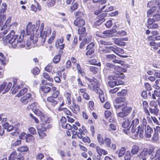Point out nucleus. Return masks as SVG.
<instances>
[{
    "label": "nucleus",
    "mask_w": 160,
    "mask_h": 160,
    "mask_svg": "<svg viewBox=\"0 0 160 160\" xmlns=\"http://www.w3.org/2000/svg\"><path fill=\"white\" fill-rule=\"evenodd\" d=\"M47 99L48 101L50 102L52 106H55L58 103V102L53 99L52 97H48Z\"/></svg>",
    "instance_id": "obj_30"
},
{
    "label": "nucleus",
    "mask_w": 160,
    "mask_h": 160,
    "mask_svg": "<svg viewBox=\"0 0 160 160\" xmlns=\"http://www.w3.org/2000/svg\"><path fill=\"white\" fill-rule=\"evenodd\" d=\"M32 111L35 114L39 116L40 117L43 114L37 108H32Z\"/></svg>",
    "instance_id": "obj_42"
},
{
    "label": "nucleus",
    "mask_w": 160,
    "mask_h": 160,
    "mask_svg": "<svg viewBox=\"0 0 160 160\" xmlns=\"http://www.w3.org/2000/svg\"><path fill=\"white\" fill-rule=\"evenodd\" d=\"M78 33L79 36V39H82V37H85L86 36V28L85 27L80 28L78 29Z\"/></svg>",
    "instance_id": "obj_18"
},
{
    "label": "nucleus",
    "mask_w": 160,
    "mask_h": 160,
    "mask_svg": "<svg viewBox=\"0 0 160 160\" xmlns=\"http://www.w3.org/2000/svg\"><path fill=\"white\" fill-rule=\"evenodd\" d=\"M116 129V125L113 123H111L109 124V131H115Z\"/></svg>",
    "instance_id": "obj_52"
},
{
    "label": "nucleus",
    "mask_w": 160,
    "mask_h": 160,
    "mask_svg": "<svg viewBox=\"0 0 160 160\" xmlns=\"http://www.w3.org/2000/svg\"><path fill=\"white\" fill-rule=\"evenodd\" d=\"M34 137L30 134H27V136L26 137L25 139L27 142H29L31 141H32L34 139Z\"/></svg>",
    "instance_id": "obj_47"
},
{
    "label": "nucleus",
    "mask_w": 160,
    "mask_h": 160,
    "mask_svg": "<svg viewBox=\"0 0 160 160\" xmlns=\"http://www.w3.org/2000/svg\"><path fill=\"white\" fill-rule=\"evenodd\" d=\"M127 104L126 102H123V104L121 105H115L114 107L116 110L118 109L122 108V110L124 112L125 115L127 116L131 111V108L127 107Z\"/></svg>",
    "instance_id": "obj_9"
},
{
    "label": "nucleus",
    "mask_w": 160,
    "mask_h": 160,
    "mask_svg": "<svg viewBox=\"0 0 160 160\" xmlns=\"http://www.w3.org/2000/svg\"><path fill=\"white\" fill-rule=\"evenodd\" d=\"M97 139L100 145H104V139H103V137L101 135L99 134H98Z\"/></svg>",
    "instance_id": "obj_32"
},
{
    "label": "nucleus",
    "mask_w": 160,
    "mask_h": 160,
    "mask_svg": "<svg viewBox=\"0 0 160 160\" xmlns=\"http://www.w3.org/2000/svg\"><path fill=\"white\" fill-rule=\"evenodd\" d=\"M104 143L107 147H110L111 140L108 137H105L104 139Z\"/></svg>",
    "instance_id": "obj_36"
},
{
    "label": "nucleus",
    "mask_w": 160,
    "mask_h": 160,
    "mask_svg": "<svg viewBox=\"0 0 160 160\" xmlns=\"http://www.w3.org/2000/svg\"><path fill=\"white\" fill-rule=\"evenodd\" d=\"M147 125L146 119H143L142 124L141 127V138H143V135L147 138H149L151 136V134L152 132V130L149 125L147 126Z\"/></svg>",
    "instance_id": "obj_4"
},
{
    "label": "nucleus",
    "mask_w": 160,
    "mask_h": 160,
    "mask_svg": "<svg viewBox=\"0 0 160 160\" xmlns=\"http://www.w3.org/2000/svg\"><path fill=\"white\" fill-rule=\"evenodd\" d=\"M29 148L27 145H23L18 148L17 151L20 152H26L28 150Z\"/></svg>",
    "instance_id": "obj_31"
},
{
    "label": "nucleus",
    "mask_w": 160,
    "mask_h": 160,
    "mask_svg": "<svg viewBox=\"0 0 160 160\" xmlns=\"http://www.w3.org/2000/svg\"><path fill=\"white\" fill-rule=\"evenodd\" d=\"M122 69L121 67L118 66H116L114 68L113 73V75H111L108 77V79L110 80H118L121 79H123L125 77V75L122 73Z\"/></svg>",
    "instance_id": "obj_6"
},
{
    "label": "nucleus",
    "mask_w": 160,
    "mask_h": 160,
    "mask_svg": "<svg viewBox=\"0 0 160 160\" xmlns=\"http://www.w3.org/2000/svg\"><path fill=\"white\" fill-rule=\"evenodd\" d=\"M126 149L124 147H122L119 150L118 153V157H122L125 153Z\"/></svg>",
    "instance_id": "obj_48"
},
{
    "label": "nucleus",
    "mask_w": 160,
    "mask_h": 160,
    "mask_svg": "<svg viewBox=\"0 0 160 160\" xmlns=\"http://www.w3.org/2000/svg\"><path fill=\"white\" fill-rule=\"evenodd\" d=\"M147 16L150 17L148 21V28L152 29L157 28L158 25L153 22L160 20V13L158 8L154 7L149 9L147 11Z\"/></svg>",
    "instance_id": "obj_2"
},
{
    "label": "nucleus",
    "mask_w": 160,
    "mask_h": 160,
    "mask_svg": "<svg viewBox=\"0 0 160 160\" xmlns=\"http://www.w3.org/2000/svg\"><path fill=\"white\" fill-rule=\"evenodd\" d=\"M106 57L107 60L108 61H112L113 59L116 58V56L114 54L107 55Z\"/></svg>",
    "instance_id": "obj_40"
},
{
    "label": "nucleus",
    "mask_w": 160,
    "mask_h": 160,
    "mask_svg": "<svg viewBox=\"0 0 160 160\" xmlns=\"http://www.w3.org/2000/svg\"><path fill=\"white\" fill-rule=\"evenodd\" d=\"M149 44L152 46H153L152 48L154 50H157L158 49V47L156 46L157 44L153 41L150 42H149Z\"/></svg>",
    "instance_id": "obj_58"
},
{
    "label": "nucleus",
    "mask_w": 160,
    "mask_h": 160,
    "mask_svg": "<svg viewBox=\"0 0 160 160\" xmlns=\"http://www.w3.org/2000/svg\"><path fill=\"white\" fill-rule=\"evenodd\" d=\"M12 86V83L11 82H9L8 84L6 82H4L0 85V92L4 91L3 93H5L8 92Z\"/></svg>",
    "instance_id": "obj_10"
},
{
    "label": "nucleus",
    "mask_w": 160,
    "mask_h": 160,
    "mask_svg": "<svg viewBox=\"0 0 160 160\" xmlns=\"http://www.w3.org/2000/svg\"><path fill=\"white\" fill-rule=\"evenodd\" d=\"M105 20V19L104 18H102L101 19H99L98 21H97L95 22V26L99 25L101 24L103 22H104Z\"/></svg>",
    "instance_id": "obj_56"
},
{
    "label": "nucleus",
    "mask_w": 160,
    "mask_h": 160,
    "mask_svg": "<svg viewBox=\"0 0 160 160\" xmlns=\"http://www.w3.org/2000/svg\"><path fill=\"white\" fill-rule=\"evenodd\" d=\"M28 89L27 88H24L21 90L20 92L17 94V96L19 97L23 95L27 91Z\"/></svg>",
    "instance_id": "obj_44"
},
{
    "label": "nucleus",
    "mask_w": 160,
    "mask_h": 160,
    "mask_svg": "<svg viewBox=\"0 0 160 160\" xmlns=\"http://www.w3.org/2000/svg\"><path fill=\"white\" fill-rule=\"evenodd\" d=\"M40 24V21L39 20L36 22V24H32L31 22H29L26 28V34L28 35L30 33L33 34L35 31L37 32Z\"/></svg>",
    "instance_id": "obj_8"
},
{
    "label": "nucleus",
    "mask_w": 160,
    "mask_h": 160,
    "mask_svg": "<svg viewBox=\"0 0 160 160\" xmlns=\"http://www.w3.org/2000/svg\"><path fill=\"white\" fill-rule=\"evenodd\" d=\"M148 153L149 154V152H148V149L147 148H144L142 151V152L141 153V156H145Z\"/></svg>",
    "instance_id": "obj_63"
},
{
    "label": "nucleus",
    "mask_w": 160,
    "mask_h": 160,
    "mask_svg": "<svg viewBox=\"0 0 160 160\" xmlns=\"http://www.w3.org/2000/svg\"><path fill=\"white\" fill-rule=\"evenodd\" d=\"M17 153L15 151L12 152L10 155L8 159L9 160H14L16 159Z\"/></svg>",
    "instance_id": "obj_38"
},
{
    "label": "nucleus",
    "mask_w": 160,
    "mask_h": 160,
    "mask_svg": "<svg viewBox=\"0 0 160 160\" xmlns=\"http://www.w3.org/2000/svg\"><path fill=\"white\" fill-rule=\"evenodd\" d=\"M41 89L42 91L44 92L47 93L49 92L50 90V87L48 86H44L41 87Z\"/></svg>",
    "instance_id": "obj_51"
},
{
    "label": "nucleus",
    "mask_w": 160,
    "mask_h": 160,
    "mask_svg": "<svg viewBox=\"0 0 160 160\" xmlns=\"http://www.w3.org/2000/svg\"><path fill=\"white\" fill-rule=\"evenodd\" d=\"M36 3L37 7L34 4H32L31 7V10L35 12H36L37 11V9H38L39 11H40L41 10V7L39 4L37 2Z\"/></svg>",
    "instance_id": "obj_28"
},
{
    "label": "nucleus",
    "mask_w": 160,
    "mask_h": 160,
    "mask_svg": "<svg viewBox=\"0 0 160 160\" xmlns=\"http://www.w3.org/2000/svg\"><path fill=\"white\" fill-rule=\"evenodd\" d=\"M13 86L15 87V88L13 90L12 92L16 93L18 89L20 88L22 86V85H20L19 83L18 82L16 78H13Z\"/></svg>",
    "instance_id": "obj_14"
},
{
    "label": "nucleus",
    "mask_w": 160,
    "mask_h": 160,
    "mask_svg": "<svg viewBox=\"0 0 160 160\" xmlns=\"http://www.w3.org/2000/svg\"><path fill=\"white\" fill-rule=\"evenodd\" d=\"M1 9L0 10L1 13H3L6 11L7 9V5L6 3H2L1 6Z\"/></svg>",
    "instance_id": "obj_55"
},
{
    "label": "nucleus",
    "mask_w": 160,
    "mask_h": 160,
    "mask_svg": "<svg viewBox=\"0 0 160 160\" xmlns=\"http://www.w3.org/2000/svg\"><path fill=\"white\" fill-rule=\"evenodd\" d=\"M42 76L44 78L49 82H52L53 81V78L46 72H44L42 74Z\"/></svg>",
    "instance_id": "obj_39"
},
{
    "label": "nucleus",
    "mask_w": 160,
    "mask_h": 160,
    "mask_svg": "<svg viewBox=\"0 0 160 160\" xmlns=\"http://www.w3.org/2000/svg\"><path fill=\"white\" fill-rule=\"evenodd\" d=\"M63 38H61L58 39L56 42L55 46L56 47H58L60 49H62L64 46V44L63 43Z\"/></svg>",
    "instance_id": "obj_16"
},
{
    "label": "nucleus",
    "mask_w": 160,
    "mask_h": 160,
    "mask_svg": "<svg viewBox=\"0 0 160 160\" xmlns=\"http://www.w3.org/2000/svg\"><path fill=\"white\" fill-rule=\"evenodd\" d=\"M131 127H132L131 130L130 134L131 137L134 139H136L138 136V133L140 128V126L139 125L136 128L137 125L139 123V120L138 118L135 119L131 121Z\"/></svg>",
    "instance_id": "obj_5"
},
{
    "label": "nucleus",
    "mask_w": 160,
    "mask_h": 160,
    "mask_svg": "<svg viewBox=\"0 0 160 160\" xmlns=\"http://www.w3.org/2000/svg\"><path fill=\"white\" fill-rule=\"evenodd\" d=\"M85 21L83 19L78 18H77L74 22L75 25L78 27L83 26L85 25Z\"/></svg>",
    "instance_id": "obj_17"
},
{
    "label": "nucleus",
    "mask_w": 160,
    "mask_h": 160,
    "mask_svg": "<svg viewBox=\"0 0 160 160\" xmlns=\"http://www.w3.org/2000/svg\"><path fill=\"white\" fill-rule=\"evenodd\" d=\"M90 70L91 72L94 74H96L98 70L97 68L93 66L90 67Z\"/></svg>",
    "instance_id": "obj_60"
},
{
    "label": "nucleus",
    "mask_w": 160,
    "mask_h": 160,
    "mask_svg": "<svg viewBox=\"0 0 160 160\" xmlns=\"http://www.w3.org/2000/svg\"><path fill=\"white\" fill-rule=\"evenodd\" d=\"M106 49H103L102 50V52H103L104 53H106L107 52V51L110 52L111 51H112L114 52L117 54L120 57L123 58H125L126 57L122 55H119L117 53L116 51L117 52H120V51L121 50V48H118L117 47H107L106 48Z\"/></svg>",
    "instance_id": "obj_11"
},
{
    "label": "nucleus",
    "mask_w": 160,
    "mask_h": 160,
    "mask_svg": "<svg viewBox=\"0 0 160 160\" xmlns=\"http://www.w3.org/2000/svg\"><path fill=\"white\" fill-rule=\"evenodd\" d=\"M21 140H18L12 143L11 146L12 147H16L19 145L21 144Z\"/></svg>",
    "instance_id": "obj_64"
},
{
    "label": "nucleus",
    "mask_w": 160,
    "mask_h": 160,
    "mask_svg": "<svg viewBox=\"0 0 160 160\" xmlns=\"http://www.w3.org/2000/svg\"><path fill=\"white\" fill-rule=\"evenodd\" d=\"M85 79L89 81L90 84L88 85L89 89L95 91L99 95V97L100 100L102 103L104 102L106 100L105 96L104 95L103 91L99 88L100 78L97 80L93 77L92 79L86 77Z\"/></svg>",
    "instance_id": "obj_3"
},
{
    "label": "nucleus",
    "mask_w": 160,
    "mask_h": 160,
    "mask_svg": "<svg viewBox=\"0 0 160 160\" xmlns=\"http://www.w3.org/2000/svg\"><path fill=\"white\" fill-rule=\"evenodd\" d=\"M150 112L152 114L155 116H158L159 112V110L158 108H149Z\"/></svg>",
    "instance_id": "obj_34"
},
{
    "label": "nucleus",
    "mask_w": 160,
    "mask_h": 160,
    "mask_svg": "<svg viewBox=\"0 0 160 160\" xmlns=\"http://www.w3.org/2000/svg\"><path fill=\"white\" fill-rule=\"evenodd\" d=\"M60 58L61 55L60 54H58L54 56L53 59V61L54 63H58L59 62Z\"/></svg>",
    "instance_id": "obj_45"
},
{
    "label": "nucleus",
    "mask_w": 160,
    "mask_h": 160,
    "mask_svg": "<svg viewBox=\"0 0 160 160\" xmlns=\"http://www.w3.org/2000/svg\"><path fill=\"white\" fill-rule=\"evenodd\" d=\"M56 32L55 31H54L52 32V36L48 40V43H52L55 38L56 36Z\"/></svg>",
    "instance_id": "obj_43"
},
{
    "label": "nucleus",
    "mask_w": 160,
    "mask_h": 160,
    "mask_svg": "<svg viewBox=\"0 0 160 160\" xmlns=\"http://www.w3.org/2000/svg\"><path fill=\"white\" fill-rule=\"evenodd\" d=\"M16 159L19 160H23L24 155L21 152H19L18 154H17Z\"/></svg>",
    "instance_id": "obj_54"
},
{
    "label": "nucleus",
    "mask_w": 160,
    "mask_h": 160,
    "mask_svg": "<svg viewBox=\"0 0 160 160\" xmlns=\"http://www.w3.org/2000/svg\"><path fill=\"white\" fill-rule=\"evenodd\" d=\"M45 124H42V123L38 126L37 127V129L38 130V132H43L45 131L46 129V127L44 126Z\"/></svg>",
    "instance_id": "obj_33"
},
{
    "label": "nucleus",
    "mask_w": 160,
    "mask_h": 160,
    "mask_svg": "<svg viewBox=\"0 0 160 160\" xmlns=\"http://www.w3.org/2000/svg\"><path fill=\"white\" fill-rule=\"evenodd\" d=\"M62 126L63 128L67 129L68 130H71L72 128V126L68 123H67L65 125L62 124Z\"/></svg>",
    "instance_id": "obj_57"
},
{
    "label": "nucleus",
    "mask_w": 160,
    "mask_h": 160,
    "mask_svg": "<svg viewBox=\"0 0 160 160\" xmlns=\"http://www.w3.org/2000/svg\"><path fill=\"white\" fill-rule=\"evenodd\" d=\"M115 66L112 64L107 62L106 63V66L103 69V72H105L107 70H111V69L114 68Z\"/></svg>",
    "instance_id": "obj_26"
},
{
    "label": "nucleus",
    "mask_w": 160,
    "mask_h": 160,
    "mask_svg": "<svg viewBox=\"0 0 160 160\" xmlns=\"http://www.w3.org/2000/svg\"><path fill=\"white\" fill-rule=\"evenodd\" d=\"M127 93V91L125 89L122 90L121 92H118L117 93V95L119 96H125Z\"/></svg>",
    "instance_id": "obj_49"
},
{
    "label": "nucleus",
    "mask_w": 160,
    "mask_h": 160,
    "mask_svg": "<svg viewBox=\"0 0 160 160\" xmlns=\"http://www.w3.org/2000/svg\"><path fill=\"white\" fill-rule=\"evenodd\" d=\"M89 62L91 64L96 65L98 66H100L101 65L100 62H99L97 63V61L95 59H94L90 60L89 61Z\"/></svg>",
    "instance_id": "obj_50"
},
{
    "label": "nucleus",
    "mask_w": 160,
    "mask_h": 160,
    "mask_svg": "<svg viewBox=\"0 0 160 160\" xmlns=\"http://www.w3.org/2000/svg\"><path fill=\"white\" fill-rule=\"evenodd\" d=\"M112 34V31L111 30H107L103 32L102 33L97 32L96 35L99 37L106 38L111 37Z\"/></svg>",
    "instance_id": "obj_12"
},
{
    "label": "nucleus",
    "mask_w": 160,
    "mask_h": 160,
    "mask_svg": "<svg viewBox=\"0 0 160 160\" xmlns=\"http://www.w3.org/2000/svg\"><path fill=\"white\" fill-rule=\"evenodd\" d=\"M142 105L144 112L146 115L148 116H150V114L147 108L148 107V102L146 101H144L143 102Z\"/></svg>",
    "instance_id": "obj_24"
},
{
    "label": "nucleus",
    "mask_w": 160,
    "mask_h": 160,
    "mask_svg": "<svg viewBox=\"0 0 160 160\" xmlns=\"http://www.w3.org/2000/svg\"><path fill=\"white\" fill-rule=\"evenodd\" d=\"M131 155L129 151H127L124 157V160H130Z\"/></svg>",
    "instance_id": "obj_53"
},
{
    "label": "nucleus",
    "mask_w": 160,
    "mask_h": 160,
    "mask_svg": "<svg viewBox=\"0 0 160 160\" xmlns=\"http://www.w3.org/2000/svg\"><path fill=\"white\" fill-rule=\"evenodd\" d=\"M156 3L155 1L152 0L149 1L147 4V6L148 7H151L152 8H154V7H156L154 6V4Z\"/></svg>",
    "instance_id": "obj_59"
},
{
    "label": "nucleus",
    "mask_w": 160,
    "mask_h": 160,
    "mask_svg": "<svg viewBox=\"0 0 160 160\" xmlns=\"http://www.w3.org/2000/svg\"><path fill=\"white\" fill-rule=\"evenodd\" d=\"M29 132L31 134L34 135L36 134V132L35 129L33 127H30L28 128Z\"/></svg>",
    "instance_id": "obj_62"
},
{
    "label": "nucleus",
    "mask_w": 160,
    "mask_h": 160,
    "mask_svg": "<svg viewBox=\"0 0 160 160\" xmlns=\"http://www.w3.org/2000/svg\"><path fill=\"white\" fill-rule=\"evenodd\" d=\"M55 3V0H48L47 4L48 7H51L53 6Z\"/></svg>",
    "instance_id": "obj_41"
},
{
    "label": "nucleus",
    "mask_w": 160,
    "mask_h": 160,
    "mask_svg": "<svg viewBox=\"0 0 160 160\" xmlns=\"http://www.w3.org/2000/svg\"><path fill=\"white\" fill-rule=\"evenodd\" d=\"M159 138L158 133V132L155 131L152 138V140L153 142L157 141Z\"/></svg>",
    "instance_id": "obj_46"
},
{
    "label": "nucleus",
    "mask_w": 160,
    "mask_h": 160,
    "mask_svg": "<svg viewBox=\"0 0 160 160\" xmlns=\"http://www.w3.org/2000/svg\"><path fill=\"white\" fill-rule=\"evenodd\" d=\"M31 94L29 93H27L24 95L20 99L22 103L26 104L31 102L32 98L31 97Z\"/></svg>",
    "instance_id": "obj_13"
},
{
    "label": "nucleus",
    "mask_w": 160,
    "mask_h": 160,
    "mask_svg": "<svg viewBox=\"0 0 160 160\" xmlns=\"http://www.w3.org/2000/svg\"><path fill=\"white\" fill-rule=\"evenodd\" d=\"M44 23H42L40 26L39 30L40 31V36L43 39L44 41L46 38V36L47 34H46V31H44L43 32V30L44 28Z\"/></svg>",
    "instance_id": "obj_19"
},
{
    "label": "nucleus",
    "mask_w": 160,
    "mask_h": 160,
    "mask_svg": "<svg viewBox=\"0 0 160 160\" xmlns=\"http://www.w3.org/2000/svg\"><path fill=\"white\" fill-rule=\"evenodd\" d=\"M116 81H109L108 82V85L111 88H113L116 85H118L122 84L123 82L122 81H118L116 80Z\"/></svg>",
    "instance_id": "obj_20"
},
{
    "label": "nucleus",
    "mask_w": 160,
    "mask_h": 160,
    "mask_svg": "<svg viewBox=\"0 0 160 160\" xmlns=\"http://www.w3.org/2000/svg\"><path fill=\"white\" fill-rule=\"evenodd\" d=\"M95 149L97 152L100 157L102 156V155H105L108 154L107 151L100 148V147L98 146H97L96 147Z\"/></svg>",
    "instance_id": "obj_15"
},
{
    "label": "nucleus",
    "mask_w": 160,
    "mask_h": 160,
    "mask_svg": "<svg viewBox=\"0 0 160 160\" xmlns=\"http://www.w3.org/2000/svg\"><path fill=\"white\" fill-rule=\"evenodd\" d=\"M131 119L128 118L123 122L122 124V126L124 128H127L129 127L131 123Z\"/></svg>",
    "instance_id": "obj_27"
},
{
    "label": "nucleus",
    "mask_w": 160,
    "mask_h": 160,
    "mask_svg": "<svg viewBox=\"0 0 160 160\" xmlns=\"http://www.w3.org/2000/svg\"><path fill=\"white\" fill-rule=\"evenodd\" d=\"M139 147L136 145H134L132 147L131 152L133 154H135L137 153L139 150Z\"/></svg>",
    "instance_id": "obj_37"
},
{
    "label": "nucleus",
    "mask_w": 160,
    "mask_h": 160,
    "mask_svg": "<svg viewBox=\"0 0 160 160\" xmlns=\"http://www.w3.org/2000/svg\"><path fill=\"white\" fill-rule=\"evenodd\" d=\"M25 29L21 30L19 36L15 35L14 31L12 30L7 36L4 37L3 39V43L4 45H7L10 47L15 48L18 43L22 42L23 39L25 35Z\"/></svg>",
    "instance_id": "obj_1"
},
{
    "label": "nucleus",
    "mask_w": 160,
    "mask_h": 160,
    "mask_svg": "<svg viewBox=\"0 0 160 160\" xmlns=\"http://www.w3.org/2000/svg\"><path fill=\"white\" fill-rule=\"evenodd\" d=\"M123 39H121V38H115L114 40V43L120 46H124L125 45V43L123 41Z\"/></svg>",
    "instance_id": "obj_23"
},
{
    "label": "nucleus",
    "mask_w": 160,
    "mask_h": 160,
    "mask_svg": "<svg viewBox=\"0 0 160 160\" xmlns=\"http://www.w3.org/2000/svg\"><path fill=\"white\" fill-rule=\"evenodd\" d=\"M32 72L33 74L36 75L39 74L40 72V70L38 68L36 67L33 68Z\"/></svg>",
    "instance_id": "obj_61"
},
{
    "label": "nucleus",
    "mask_w": 160,
    "mask_h": 160,
    "mask_svg": "<svg viewBox=\"0 0 160 160\" xmlns=\"http://www.w3.org/2000/svg\"><path fill=\"white\" fill-rule=\"evenodd\" d=\"M40 118L42 124H45L49 123L50 122V118L47 116H44V114L41 116Z\"/></svg>",
    "instance_id": "obj_21"
},
{
    "label": "nucleus",
    "mask_w": 160,
    "mask_h": 160,
    "mask_svg": "<svg viewBox=\"0 0 160 160\" xmlns=\"http://www.w3.org/2000/svg\"><path fill=\"white\" fill-rule=\"evenodd\" d=\"M125 100V98H121V97L117 98L115 99V102L117 104H118L119 105H121L122 104H123Z\"/></svg>",
    "instance_id": "obj_35"
},
{
    "label": "nucleus",
    "mask_w": 160,
    "mask_h": 160,
    "mask_svg": "<svg viewBox=\"0 0 160 160\" xmlns=\"http://www.w3.org/2000/svg\"><path fill=\"white\" fill-rule=\"evenodd\" d=\"M37 42V38L36 37L35 38L34 41H32V38H31L30 41L28 40L26 43V45L28 49L31 48V47H35V46H33L31 44V42H32L34 44H35Z\"/></svg>",
    "instance_id": "obj_22"
},
{
    "label": "nucleus",
    "mask_w": 160,
    "mask_h": 160,
    "mask_svg": "<svg viewBox=\"0 0 160 160\" xmlns=\"http://www.w3.org/2000/svg\"><path fill=\"white\" fill-rule=\"evenodd\" d=\"M11 19L12 17H9L6 21L5 24L1 28V30L3 31L0 32V38L7 33L10 30L12 25L17 26V23L16 22H14L12 24H9Z\"/></svg>",
    "instance_id": "obj_7"
},
{
    "label": "nucleus",
    "mask_w": 160,
    "mask_h": 160,
    "mask_svg": "<svg viewBox=\"0 0 160 160\" xmlns=\"http://www.w3.org/2000/svg\"><path fill=\"white\" fill-rule=\"evenodd\" d=\"M64 96L66 98L67 103L69 105H70L71 103V93L68 92H65L64 94Z\"/></svg>",
    "instance_id": "obj_25"
},
{
    "label": "nucleus",
    "mask_w": 160,
    "mask_h": 160,
    "mask_svg": "<svg viewBox=\"0 0 160 160\" xmlns=\"http://www.w3.org/2000/svg\"><path fill=\"white\" fill-rule=\"evenodd\" d=\"M0 64L2 65L5 66L6 64L5 61L6 58L3 54L0 52Z\"/></svg>",
    "instance_id": "obj_29"
}]
</instances>
